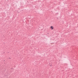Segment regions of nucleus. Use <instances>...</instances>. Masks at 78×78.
I'll return each instance as SVG.
<instances>
[{"instance_id": "obj_1", "label": "nucleus", "mask_w": 78, "mask_h": 78, "mask_svg": "<svg viewBox=\"0 0 78 78\" xmlns=\"http://www.w3.org/2000/svg\"><path fill=\"white\" fill-rule=\"evenodd\" d=\"M50 28L51 30H53V29H54V27H53V26L51 27Z\"/></svg>"}]
</instances>
